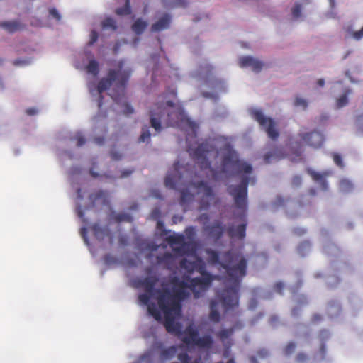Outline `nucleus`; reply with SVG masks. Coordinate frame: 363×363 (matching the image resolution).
<instances>
[{
	"mask_svg": "<svg viewBox=\"0 0 363 363\" xmlns=\"http://www.w3.org/2000/svg\"><path fill=\"white\" fill-rule=\"evenodd\" d=\"M209 262L212 264H219L220 270H224L223 276L225 288L218 295L217 298L225 312L233 310L239 306V290L243 278L247 274V260L240 253L228 250L221 255L216 251L207 249Z\"/></svg>",
	"mask_w": 363,
	"mask_h": 363,
	"instance_id": "nucleus-1",
	"label": "nucleus"
},
{
	"mask_svg": "<svg viewBox=\"0 0 363 363\" xmlns=\"http://www.w3.org/2000/svg\"><path fill=\"white\" fill-rule=\"evenodd\" d=\"M151 126L159 133L162 124L167 127H177L186 132V143L191 138H196L199 125L185 114L181 106H175L171 101H159L150 110Z\"/></svg>",
	"mask_w": 363,
	"mask_h": 363,
	"instance_id": "nucleus-2",
	"label": "nucleus"
},
{
	"mask_svg": "<svg viewBox=\"0 0 363 363\" xmlns=\"http://www.w3.org/2000/svg\"><path fill=\"white\" fill-rule=\"evenodd\" d=\"M195 271L198 272L201 277L191 278L190 276H184L181 280L178 277H172L169 279V283L172 285L174 291H183L189 298L190 293L186 290L189 289L196 299L202 296L209 289L213 280L218 279V276L212 275L206 271L204 261L201 257H196Z\"/></svg>",
	"mask_w": 363,
	"mask_h": 363,
	"instance_id": "nucleus-3",
	"label": "nucleus"
},
{
	"mask_svg": "<svg viewBox=\"0 0 363 363\" xmlns=\"http://www.w3.org/2000/svg\"><path fill=\"white\" fill-rule=\"evenodd\" d=\"M157 298L160 311L164 315V326L167 332L179 336L182 334L181 323L175 321V317L181 314L182 301L186 299L187 294L183 291H164Z\"/></svg>",
	"mask_w": 363,
	"mask_h": 363,
	"instance_id": "nucleus-4",
	"label": "nucleus"
},
{
	"mask_svg": "<svg viewBox=\"0 0 363 363\" xmlns=\"http://www.w3.org/2000/svg\"><path fill=\"white\" fill-rule=\"evenodd\" d=\"M123 65V62H119L117 70L110 69L107 76L99 82L97 91L99 93L98 106L99 108L103 104L104 97L101 95L102 92L108 90L113 85L114 87L110 94L113 100L119 104L122 99L124 98L125 87L130 75V72L122 70Z\"/></svg>",
	"mask_w": 363,
	"mask_h": 363,
	"instance_id": "nucleus-5",
	"label": "nucleus"
},
{
	"mask_svg": "<svg viewBox=\"0 0 363 363\" xmlns=\"http://www.w3.org/2000/svg\"><path fill=\"white\" fill-rule=\"evenodd\" d=\"M159 281V278L156 275L147 277L140 281L139 284L142 286L145 293L141 294L138 296L140 303L147 306L148 313L152 316L157 321L162 320V315L156 304L150 302L151 297H154L157 301L160 295L163 294L164 291H170L168 288L162 289H156L155 286Z\"/></svg>",
	"mask_w": 363,
	"mask_h": 363,
	"instance_id": "nucleus-6",
	"label": "nucleus"
},
{
	"mask_svg": "<svg viewBox=\"0 0 363 363\" xmlns=\"http://www.w3.org/2000/svg\"><path fill=\"white\" fill-rule=\"evenodd\" d=\"M250 183H255V178L244 175L238 185H230L228 188V194L233 197L235 207L245 215L247 210V187Z\"/></svg>",
	"mask_w": 363,
	"mask_h": 363,
	"instance_id": "nucleus-7",
	"label": "nucleus"
},
{
	"mask_svg": "<svg viewBox=\"0 0 363 363\" xmlns=\"http://www.w3.org/2000/svg\"><path fill=\"white\" fill-rule=\"evenodd\" d=\"M231 164L235 169V173L238 175L242 174H251L252 172V167L247 162H243L238 159L235 152H229L225 155L222 160V172H227V167Z\"/></svg>",
	"mask_w": 363,
	"mask_h": 363,
	"instance_id": "nucleus-8",
	"label": "nucleus"
},
{
	"mask_svg": "<svg viewBox=\"0 0 363 363\" xmlns=\"http://www.w3.org/2000/svg\"><path fill=\"white\" fill-rule=\"evenodd\" d=\"M251 115L264 130L270 139L272 140H277L278 139L279 132L274 119L270 117L265 116L261 111L257 109L252 110L251 111Z\"/></svg>",
	"mask_w": 363,
	"mask_h": 363,
	"instance_id": "nucleus-9",
	"label": "nucleus"
},
{
	"mask_svg": "<svg viewBox=\"0 0 363 363\" xmlns=\"http://www.w3.org/2000/svg\"><path fill=\"white\" fill-rule=\"evenodd\" d=\"M210 146L206 143H201L193 149L189 144H187V151L194 159L200 163L201 169H209L213 174L214 170L211 167V163L207 158V154L210 152Z\"/></svg>",
	"mask_w": 363,
	"mask_h": 363,
	"instance_id": "nucleus-10",
	"label": "nucleus"
},
{
	"mask_svg": "<svg viewBox=\"0 0 363 363\" xmlns=\"http://www.w3.org/2000/svg\"><path fill=\"white\" fill-rule=\"evenodd\" d=\"M167 241L171 245H179L180 247L175 250L183 255H189L195 252V247L193 244L185 242L183 235H170L167 238Z\"/></svg>",
	"mask_w": 363,
	"mask_h": 363,
	"instance_id": "nucleus-11",
	"label": "nucleus"
},
{
	"mask_svg": "<svg viewBox=\"0 0 363 363\" xmlns=\"http://www.w3.org/2000/svg\"><path fill=\"white\" fill-rule=\"evenodd\" d=\"M299 137L303 142L313 148L321 147L324 142L323 135L316 130L310 133H301Z\"/></svg>",
	"mask_w": 363,
	"mask_h": 363,
	"instance_id": "nucleus-12",
	"label": "nucleus"
},
{
	"mask_svg": "<svg viewBox=\"0 0 363 363\" xmlns=\"http://www.w3.org/2000/svg\"><path fill=\"white\" fill-rule=\"evenodd\" d=\"M179 162H175L173 164V170L168 172L165 179L164 185L170 189H176L177 185L182 178V174L179 172Z\"/></svg>",
	"mask_w": 363,
	"mask_h": 363,
	"instance_id": "nucleus-13",
	"label": "nucleus"
},
{
	"mask_svg": "<svg viewBox=\"0 0 363 363\" xmlns=\"http://www.w3.org/2000/svg\"><path fill=\"white\" fill-rule=\"evenodd\" d=\"M240 67H251L255 72H259L264 67V63L251 56H243L239 59Z\"/></svg>",
	"mask_w": 363,
	"mask_h": 363,
	"instance_id": "nucleus-14",
	"label": "nucleus"
},
{
	"mask_svg": "<svg viewBox=\"0 0 363 363\" xmlns=\"http://www.w3.org/2000/svg\"><path fill=\"white\" fill-rule=\"evenodd\" d=\"M205 230L208 232L211 238L216 241H218L223 237L225 232V227L220 221L217 220L214 222L213 225L206 226Z\"/></svg>",
	"mask_w": 363,
	"mask_h": 363,
	"instance_id": "nucleus-15",
	"label": "nucleus"
},
{
	"mask_svg": "<svg viewBox=\"0 0 363 363\" xmlns=\"http://www.w3.org/2000/svg\"><path fill=\"white\" fill-rule=\"evenodd\" d=\"M182 342L186 345H195L199 337V332L192 325L187 326L184 332Z\"/></svg>",
	"mask_w": 363,
	"mask_h": 363,
	"instance_id": "nucleus-16",
	"label": "nucleus"
},
{
	"mask_svg": "<svg viewBox=\"0 0 363 363\" xmlns=\"http://www.w3.org/2000/svg\"><path fill=\"white\" fill-rule=\"evenodd\" d=\"M307 172L312 177L313 181L318 182L321 186L323 190H327L328 186L326 177L331 174L330 171L320 173L313 169H308Z\"/></svg>",
	"mask_w": 363,
	"mask_h": 363,
	"instance_id": "nucleus-17",
	"label": "nucleus"
},
{
	"mask_svg": "<svg viewBox=\"0 0 363 363\" xmlns=\"http://www.w3.org/2000/svg\"><path fill=\"white\" fill-rule=\"evenodd\" d=\"M246 223H242L237 227L230 225L227 229L228 235L230 238H238L239 240H243L246 235Z\"/></svg>",
	"mask_w": 363,
	"mask_h": 363,
	"instance_id": "nucleus-18",
	"label": "nucleus"
},
{
	"mask_svg": "<svg viewBox=\"0 0 363 363\" xmlns=\"http://www.w3.org/2000/svg\"><path fill=\"white\" fill-rule=\"evenodd\" d=\"M284 157V154L282 148L280 147H275L264 155V161L266 164H270L273 162L279 161Z\"/></svg>",
	"mask_w": 363,
	"mask_h": 363,
	"instance_id": "nucleus-19",
	"label": "nucleus"
},
{
	"mask_svg": "<svg viewBox=\"0 0 363 363\" xmlns=\"http://www.w3.org/2000/svg\"><path fill=\"white\" fill-rule=\"evenodd\" d=\"M171 16L169 14L163 15L157 22L151 26L152 32H160L169 28L171 23Z\"/></svg>",
	"mask_w": 363,
	"mask_h": 363,
	"instance_id": "nucleus-20",
	"label": "nucleus"
},
{
	"mask_svg": "<svg viewBox=\"0 0 363 363\" xmlns=\"http://www.w3.org/2000/svg\"><path fill=\"white\" fill-rule=\"evenodd\" d=\"M192 185L199 191H202L205 197L211 199L214 198L213 189L206 182H194Z\"/></svg>",
	"mask_w": 363,
	"mask_h": 363,
	"instance_id": "nucleus-21",
	"label": "nucleus"
},
{
	"mask_svg": "<svg viewBox=\"0 0 363 363\" xmlns=\"http://www.w3.org/2000/svg\"><path fill=\"white\" fill-rule=\"evenodd\" d=\"M0 27L11 33L21 30L23 28V25L16 21L1 22L0 23Z\"/></svg>",
	"mask_w": 363,
	"mask_h": 363,
	"instance_id": "nucleus-22",
	"label": "nucleus"
},
{
	"mask_svg": "<svg viewBox=\"0 0 363 363\" xmlns=\"http://www.w3.org/2000/svg\"><path fill=\"white\" fill-rule=\"evenodd\" d=\"M218 306V303L216 300H211L210 301L209 319L214 323H218L220 320V315Z\"/></svg>",
	"mask_w": 363,
	"mask_h": 363,
	"instance_id": "nucleus-23",
	"label": "nucleus"
},
{
	"mask_svg": "<svg viewBox=\"0 0 363 363\" xmlns=\"http://www.w3.org/2000/svg\"><path fill=\"white\" fill-rule=\"evenodd\" d=\"M89 200L94 206L98 202L105 204L106 203V194L102 190H99L89 196Z\"/></svg>",
	"mask_w": 363,
	"mask_h": 363,
	"instance_id": "nucleus-24",
	"label": "nucleus"
},
{
	"mask_svg": "<svg viewBox=\"0 0 363 363\" xmlns=\"http://www.w3.org/2000/svg\"><path fill=\"white\" fill-rule=\"evenodd\" d=\"M213 343V340L211 335H205L202 337L199 336L194 346H197L199 348L209 349L212 347Z\"/></svg>",
	"mask_w": 363,
	"mask_h": 363,
	"instance_id": "nucleus-25",
	"label": "nucleus"
},
{
	"mask_svg": "<svg viewBox=\"0 0 363 363\" xmlns=\"http://www.w3.org/2000/svg\"><path fill=\"white\" fill-rule=\"evenodd\" d=\"M147 26V23L141 18L137 19L132 25L133 31L137 34H142Z\"/></svg>",
	"mask_w": 363,
	"mask_h": 363,
	"instance_id": "nucleus-26",
	"label": "nucleus"
},
{
	"mask_svg": "<svg viewBox=\"0 0 363 363\" xmlns=\"http://www.w3.org/2000/svg\"><path fill=\"white\" fill-rule=\"evenodd\" d=\"M162 4L167 8L186 7L187 2L186 0H162Z\"/></svg>",
	"mask_w": 363,
	"mask_h": 363,
	"instance_id": "nucleus-27",
	"label": "nucleus"
},
{
	"mask_svg": "<svg viewBox=\"0 0 363 363\" xmlns=\"http://www.w3.org/2000/svg\"><path fill=\"white\" fill-rule=\"evenodd\" d=\"M241 328L242 325L238 324V325H234L233 328L228 329H223L217 333V337L222 341H224L233 335L235 329Z\"/></svg>",
	"mask_w": 363,
	"mask_h": 363,
	"instance_id": "nucleus-28",
	"label": "nucleus"
},
{
	"mask_svg": "<svg viewBox=\"0 0 363 363\" xmlns=\"http://www.w3.org/2000/svg\"><path fill=\"white\" fill-rule=\"evenodd\" d=\"M177 351V349L175 346H171L168 348L164 349L161 352V357L164 360H169L176 355Z\"/></svg>",
	"mask_w": 363,
	"mask_h": 363,
	"instance_id": "nucleus-29",
	"label": "nucleus"
},
{
	"mask_svg": "<svg viewBox=\"0 0 363 363\" xmlns=\"http://www.w3.org/2000/svg\"><path fill=\"white\" fill-rule=\"evenodd\" d=\"M181 268L185 269L188 273L191 274L195 271L196 261H190L184 258L180 262Z\"/></svg>",
	"mask_w": 363,
	"mask_h": 363,
	"instance_id": "nucleus-30",
	"label": "nucleus"
},
{
	"mask_svg": "<svg viewBox=\"0 0 363 363\" xmlns=\"http://www.w3.org/2000/svg\"><path fill=\"white\" fill-rule=\"evenodd\" d=\"M91 230L94 236L98 240H102L104 237L107 234V229L103 228L99 224H94L91 227Z\"/></svg>",
	"mask_w": 363,
	"mask_h": 363,
	"instance_id": "nucleus-31",
	"label": "nucleus"
},
{
	"mask_svg": "<svg viewBox=\"0 0 363 363\" xmlns=\"http://www.w3.org/2000/svg\"><path fill=\"white\" fill-rule=\"evenodd\" d=\"M86 72L89 74L96 76L99 72V63L95 60H91L86 66Z\"/></svg>",
	"mask_w": 363,
	"mask_h": 363,
	"instance_id": "nucleus-32",
	"label": "nucleus"
},
{
	"mask_svg": "<svg viewBox=\"0 0 363 363\" xmlns=\"http://www.w3.org/2000/svg\"><path fill=\"white\" fill-rule=\"evenodd\" d=\"M116 13L118 16H126L131 13L130 2V0H126L125 6L118 8L116 10Z\"/></svg>",
	"mask_w": 363,
	"mask_h": 363,
	"instance_id": "nucleus-33",
	"label": "nucleus"
},
{
	"mask_svg": "<svg viewBox=\"0 0 363 363\" xmlns=\"http://www.w3.org/2000/svg\"><path fill=\"white\" fill-rule=\"evenodd\" d=\"M340 189L343 192H350L354 189V185L351 181L343 179L340 182Z\"/></svg>",
	"mask_w": 363,
	"mask_h": 363,
	"instance_id": "nucleus-34",
	"label": "nucleus"
},
{
	"mask_svg": "<svg viewBox=\"0 0 363 363\" xmlns=\"http://www.w3.org/2000/svg\"><path fill=\"white\" fill-rule=\"evenodd\" d=\"M193 194H191L188 189H183L181 191L180 204L184 206L186 203L193 199Z\"/></svg>",
	"mask_w": 363,
	"mask_h": 363,
	"instance_id": "nucleus-35",
	"label": "nucleus"
},
{
	"mask_svg": "<svg viewBox=\"0 0 363 363\" xmlns=\"http://www.w3.org/2000/svg\"><path fill=\"white\" fill-rule=\"evenodd\" d=\"M101 26L104 29L111 28L113 30H115L117 28L116 21L111 18H107L104 19L101 23Z\"/></svg>",
	"mask_w": 363,
	"mask_h": 363,
	"instance_id": "nucleus-36",
	"label": "nucleus"
},
{
	"mask_svg": "<svg viewBox=\"0 0 363 363\" xmlns=\"http://www.w3.org/2000/svg\"><path fill=\"white\" fill-rule=\"evenodd\" d=\"M349 91L342 94L336 102V106L338 108H340L348 104L347 94H349Z\"/></svg>",
	"mask_w": 363,
	"mask_h": 363,
	"instance_id": "nucleus-37",
	"label": "nucleus"
},
{
	"mask_svg": "<svg viewBox=\"0 0 363 363\" xmlns=\"http://www.w3.org/2000/svg\"><path fill=\"white\" fill-rule=\"evenodd\" d=\"M150 136H151V134H150L148 128L147 127H145V128H143L142 133L140 135L138 140H139V142H142V143H145V142L148 143L150 140Z\"/></svg>",
	"mask_w": 363,
	"mask_h": 363,
	"instance_id": "nucleus-38",
	"label": "nucleus"
},
{
	"mask_svg": "<svg viewBox=\"0 0 363 363\" xmlns=\"http://www.w3.org/2000/svg\"><path fill=\"white\" fill-rule=\"evenodd\" d=\"M296 347V343L291 342H289L284 349V352L286 355L291 354Z\"/></svg>",
	"mask_w": 363,
	"mask_h": 363,
	"instance_id": "nucleus-39",
	"label": "nucleus"
},
{
	"mask_svg": "<svg viewBox=\"0 0 363 363\" xmlns=\"http://www.w3.org/2000/svg\"><path fill=\"white\" fill-rule=\"evenodd\" d=\"M213 88H218L220 91H225V84L223 79H215L213 83Z\"/></svg>",
	"mask_w": 363,
	"mask_h": 363,
	"instance_id": "nucleus-40",
	"label": "nucleus"
},
{
	"mask_svg": "<svg viewBox=\"0 0 363 363\" xmlns=\"http://www.w3.org/2000/svg\"><path fill=\"white\" fill-rule=\"evenodd\" d=\"M294 104L295 106H301L303 108L306 109L308 106V102L306 99L296 97L294 100Z\"/></svg>",
	"mask_w": 363,
	"mask_h": 363,
	"instance_id": "nucleus-41",
	"label": "nucleus"
},
{
	"mask_svg": "<svg viewBox=\"0 0 363 363\" xmlns=\"http://www.w3.org/2000/svg\"><path fill=\"white\" fill-rule=\"evenodd\" d=\"M333 161H334L335 164L337 166H338L340 168L344 167V163H343V161H342V157L340 155H339L337 153H333Z\"/></svg>",
	"mask_w": 363,
	"mask_h": 363,
	"instance_id": "nucleus-42",
	"label": "nucleus"
},
{
	"mask_svg": "<svg viewBox=\"0 0 363 363\" xmlns=\"http://www.w3.org/2000/svg\"><path fill=\"white\" fill-rule=\"evenodd\" d=\"M122 107L123 108V113L125 115L128 116L134 112L133 108L127 102L123 103Z\"/></svg>",
	"mask_w": 363,
	"mask_h": 363,
	"instance_id": "nucleus-43",
	"label": "nucleus"
},
{
	"mask_svg": "<svg viewBox=\"0 0 363 363\" xmlns=\"http://www.w3.org/2000/svg\"><path fill=\"white\" fill-rule=\"evenodd\" d=\"M301 6L299 4H296L292 9L291 13L294 18H298L301 16Z\"/></svg>",
	"mask_w": 363,
	"mask_h": 363,
	"instance_id": "nucleus-44",
	"label": "nucleus"
},
{
	"mask_svg": "<svg viewBox=\"0 0 363 363\" xmlns=\"http://www.w3.org/2000/svg\"><path fill=\"white\" fill-rule=\"evenodd\" d=\"M73 140H76L77 141V145L78 147H81L83 145L85 144L86 143V140L85 138H84V136L78 133L77 135H75V136L73 138Z\"/></svg>",
	"mask_w": 363,
	"mask_h": 363,
	"instance_id": "nucleus-45",
	"label": "nucleus"
},
{
	"mask_svg": "<svg viewBox=\"0 0 363 363\" xmlns=\"http://www.w3.org/2000/svg\"><path fill=\"white\" fill-rule=\"evenodd\" d=\"M177 357H178V359L182 363H189L191 359V357L186 352L179 353L178 354Z\"/></svg>",
	"mask_w": 363,
	"mask_h": 363,
	"instance_id": "nucleus-46",
	"label": "nucleus"
},
{
	"mask_svg": "<svg viewBox=\"0 0 363 363\" xmlns=\"http://www.w3.org/2000/svg\"><path fill=\"white\" fill-rule=\"evenodd\" d=\"M98 38H99L98 33L94 30H91V32L90 33V40H89V42L88 44L89 45H92L94 43H95L97 41Z\"/></svg>",
	"mask_w": 363,
	"mask_h": 363,
	"instance_id": "nucleus-47",
	"label": "nucleus"
},
{
	"mask_svg": "<svg viewBox=\"0 0 363 363\" xmlns=\"http://www.w3.org/2000/svg\"><path fill=\"white\" fill-rule=\"evenodd\" d=\"M157 229L161 232V234L164 235L167 234V230L164 228V224L163 221L158 220L157 222Z\"/></svg>",
	"mask_w": 363,
	"mask_h": 363,
	"instance_id": "nucleus-48",
	"label": "nucleus"
},
{
	"mask_svg": "<svg viewBox=\"0 0 363 363\" xmlns=\"http://www.w3.org/2000/svg\"><path fill=\"white\" fill-rule=\"evenodd\" d=\"M49 13L51 16H52L54 18H55L57 21H60L61 16L58 12V11L55 9L52 8L49 10Z\"/></svg>",
	"mask_w": 363,
	"mask_h": 363,
	"instance_id": "nucleus-49",
	"label": "nucleus"
},
{
	"mask_svg": "<svg viewBox=\"0 0 363 363\" xmlns=\"http://www.w3.org/2000/svg\"><path fill=\"white\" fill-rule=\"evenodd\" d=\"M116 219L118 222L121 221H130V216L127 214H118L116 216Z\"/></svg>",
	"mask_w": 363,
	"mask_h": 363,
	"instance_id": "nucleus-50",
	"label": "nucleus"
},
{
	"mask_svg": "<svg viewBox=\"0 0 363 363\" xmlns=\"http://www.w3.org/2000/svg\"><path fill=\"white\" fill-rule=\"evenodd\" d=\"M169 258H171V254H169L168 252H166V253H164L162 255L157 256V260L158 263H162L164 261H165V260H167V259H168Z\"/></svg>",
	"mask_w": 363,
	"mask_h": 363,
	"instance_id": "nucleus-51",
	"label": "nucleus"
},
{
	"mask_svg": "<svg viewBox=\"0 0 363 363\" xmlns=\"http://www.w3.org/2000/svg\"><path fill=\"white\" fill-rule=\"evenodd\" d=\"M284 287V284L282 282H277L274 286V289L279 294H281L282 290Z\"/></svg>",
	"mask_w": 363,
	"mask_h": 363,
	"instance_id": "nucleus-52",
	"label": "nucleus"
},
{
	"mask_svg": "<svg viewBox=\"0 0 363 363\" xmlns=\"http://www.w3.org/2000/svg\"><path fill=\"white\" fill-rule=\"evenodd\" d=\"M80 234L82 238L84 239V242L88 244V238H87V229L85 227H83L80 230Z\"/></svg>",
	"mask_w": 363,
	"mask_h": 363,
	"instance_id": "nucleus-53",
	"label": "nucleus"
},
{
	"mask_svg": "<svg viewBox=\"0 0 363 363\" xmlns=\"http://www.w3.org/2000/svg\"><path fill=\"white\" fill-rule=\"evenodd\" d=\"M352 36L356 40H360L362 38H363V27L361 28V30L354 32Z\"/></svg>",
	"mask_w": 363,
	"mask_h": 363,
	"instance_id": "nucleus-54",
	"label": "nucleus"
},
{
	"mask_svg": "<svg viewBox=\"0 0 363 363\" xmlns=\"http://www.w3.org/2000/svg\"><path fill=\"white\" fill-rule=\"evenodd\" d=\"M308 359V356L304 353H298L296 356V360L298 362H304Z\"/></svg>",
	"mask_w": 363,
	"mask_h": 363,
	"instance_id": "nucleus-55",
	"label": "nucleus"
},
{
	"mask_svg": "<svg viewBox=\"0 0 363 363\" xmlns=\"http://www.w3.org/2000/svg\"><path fill=\"white\" fill-rule=\"evenodd\" d=\"M210 206V203L208 201H206L204 198H203L201 201V208L202 209H207Z\"/></svg>",
	"mask_w": 363,
	"mask_h": 363,
	"instance_id": "nucleus-56",
	"label": "nucleus"
},
{
	"mask_svg": "<svg viewBox=\"0 0 363 363\" xmlns=\"http://www.w3.org/2000/svg\"><path fill=\"white\" fill-rule=\"evenodd\" d=\"M185 233L186 234L189 236V237H191L193 235H194V233H195V230H194V227H189L186 229L185 230Z\"/></svg>",
	"mask_w": 363,
	"mask_h": 363,
	"instance_id": "nucleus-57",
	"label": "nucleus"
},
{
	"mask_svg": "<svg viewBox=\"0 0 363 363\" xmlns=\"http://www.w3.org/2000/svg\"><path fill=\"white\" fill-rule=\"evenodd\" d=\"M292 183L295 186H298L301 183V178L299 176H295L292 179Z\"/></svg>",
	"mask_w": 363,
	"mask_h": 363,
	"instance_id": "nucleus-58",
	"label": "nucleus"
},
{
	"mask_svg": "<svg viewBox=\"0 0 363 363\" xmlns=\"http://www.w3.org/2000/svg\"><path fill=\"white\" fill-rule=\"evenodd\" d=\"M322 316L320 315V314H314L313 315L312 318H311V321L313 323H317V322H319L322 320Z\"/></svg>",
	"mask_w": 363,
	"mask_h": 363,
	"instance_id": "nucleus-59",
	"label": "nucleus"
},
{
	"mask_svg": "<svg viewBox=\"0 0 363 363\" xmlns=\"http://www.w3.org/2000/svg\"><path fill=\"white\" fill-rule=\"evenodd\" d=\"M104 137H96L94 138V142L99 145H101L104 143Z\"/></svg>",
	"mask_w": 363,
	"mask_h": 363,
	"instance_id": "nucleus-60",
	"label": "nucleus"
},
{
	"mask_svg": "<svg viewBox=\"0 0 363 363\" xmlns=\"http://www.w3.org/2000/svg\"><path fill=\"white\" fill-rule=\"evenodd\" d=\"M301 308L299 307H295L291 310V315L294 317H297L299 315Z\"/></svg>",
	"mask_w": 363,
	"mask_h": 363,
	"instance_id": "nucleus-61",
	"label": "nucleus"
},
{
	"mask_svg": "<svg viewBox=\"0 0 363 363\" xmlns=\"http://www.w3.org/2000/svg\"><path fill=\"white\" fill-rule=\"evenodd\" d=\"M133 170H129V169L124 170L121 172V177L123 178V177H128L129 175H130L133 173Z\"/></svg>",
	"mask_w": 363,
	"mask_h": 363,
	"instance_id": "nucleus-62",
	"label": "nucleus"
},
{
	"mask_svg": "<svg viewBox=\"0 0 363 363\" xmlns=\"http://www.w3.org/2000/svg\"><path fill=\"white\" fill-rule=\"evenodd\" d=\"M259 357H265L268 355V352L266 350H261L258 352Z\"/></svg>",
	"mask_w": 363,
	"mask_h": 363,
	"instance_id": "nucleus-63",
	"label": "nucleus"
},
{
	"mask_svg": "<svg viewBox=\"0 0 363 363\" xmlns=\"http://www.w3.org/2000/svg\"><path fill=\"white\" fill-rule=\"evenodd\" d=\"M37 113V110L35 108H28L26 110V113L29 116L35 115Z\"/></svg>",
	"mask_w": 363,
	"mask_h": 363,
	"instance_id": "nucleus-64",
	"label": "nucleus"
}]
</instances>
